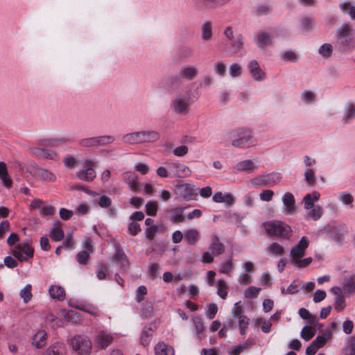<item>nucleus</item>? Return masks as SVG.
<instances>
[{"label":"nucleus","instance_id":"f257e3e1","mask_svg":"<svg viewBox=\"0 0 355 355\" xmlns=\"http://www.w3.org/2000/svg\"><path fill=\"white\" fill-rule=\"evenodd\" d=\"M336 46L340 52L355 49V33L349 24H343L336 33Z\"/></svg>","mask_w":355,"mask_h":355},{"label":"nucleus","instance_id":"f03ea898","mask_svg":"<svg viewBox=\"0 0 355 355\" xmlns=\"http://www.w3.org/2000/svg\"><path fill=\"white\" fill-rule=\"evenodd\" d=\"M160 135L156 130H140L124 135L122 137L123 143L130 145L144 143H153L159 139Z\"/></svg>","mask_w":355,"mask_h":355},{"label":"nucleus","instance_id":"7ed1b4c3","mask_svg":"<svg viewBox=\"0 0 355 355\" xmlns=\"http://www.w3.org/2000/svg\"><path fill=\"white\" fill-rule=\"evenodd\" d=\"M225 138L231 142L232 146L236 148H244L252 144V136L250 130L239 128L228 132Z\"/></svg>","mask_w":355,"mask_h":355},{"label":"nucleus","instance_id":"20e7f679","mask_svg":"<svg viewBox=\"0 0 355 355\" xmlns=\"http://www.w3.org/2000/svg\"><path fill=\"white\" fill-rule=\"evenodd\" d=\"M266 232L284 239H288L291 236L292 230L289 225L282 221H271L263 224Z\"/></svg>","mask_w":355,"mask_h":355},{"label":"nucleus","instance_id":"39448f33","mask_svg":"<svg viewBox=\"0 0 355 355\" xmlns=\"http://www.w3.org/2000/svg\"><path fill=\"white\" fill-rule=\"evenodd\" d=\"M70 345L78 355H89L92 352V343L86 336L76 335L70 341Z\"/></svg>","mask_w":355,"mask_h":355},{"label":"nucleus","instance_id":"423d86ee","mask_svg":"<svg viewBox=\"0 0 355 355\" xmlns=\"http://www.w3.org/2000/svg\"><path fill=\"white\" fill-rule=\"evenodd\" d=\"M282 180L281 174L276 172L262 174L250 180V184L254 187H273Z\"/></svg>","mask_w":355,"mask_h":355},{"label":"nucleus","instance_id":"0eeeda50","mask_svg":"<svg viewBox=\"0 0 355 355\" xmlns=\"http://www.w3.org/2000/svg\"><path fill=\"white\" fill-rule=\"evenodd\" d=\"M166 166L169 173L174 176L180 178H184L191 175L190 168L179 162H168Z\"/></svg>","mask_w":355,"mask_h":355},{"label":"nucleus","instance_id":"6e6552de","mask_svg":"<svg viewBox=\"0 0 355 355\" xmlns=\"http://www.w3.org/2000/svg\"><path fill=\"white\" fill-rule=\"evenodd\" d=\"M171 108L178 114L186 115L189 110V98L182 96H178L172 101Z\"/></svg>","mask_w":355,"mask_h":355},{"label":"nucleus","instance_id":"1a4fd4ad","mask_svg":"<svg viewBox=\"0 0 355 355\" xmlns=\"http://www.w3.org/2000/svg\"><path fill=\"white\" fill-rule=\"evenodd\" d=\"M34 250L28 243H24L22 246H16L12 251L13 256L20 261H24L28 258H32Z\"/></svg>","mask_w":355,"mask_h":355},{"label":"nucleus","instance_id":"9d476101","mask_svg":"<svg viewBox=\"0 0 355 355\" xmlns=\"http://www.w3.org/2000/svg\"><path fill=\"white\" fill-rule=\"evenodd\" d=\"M94 165V162L93 161L87 160L85 162V166L87 167V168L78 172L76 176L81 180H85L87 182L92 181L96 178V172L92 168L89 166Z\"/></svg>","mask_w":355,"mask_h":355},{"label":"nucleus","instance_id":"9b49d317","mask_svg":"<svg viewBox=\"0 0 355 355\" xmlns=\"http://www.w3.org/2000/svg\"><path fill=\"white\" fill-rule=\"evenodd\" d=\"M309 246V240L306 236L301 238L299 243L291 250V255L293 259H300L305 254V250Z\"/></svg>","mask_w":355,"mask_h":355},{"label":"nucleus","instance_id":"f8f14e48","mask_svg":"<svg viewBox=\"0 0 355 355\" xmlns=\"http://www.w3.org/2000/svg\"><path fill=\"white\" fill-rule=\"evenodd\" d=\"M31 153L39 158L57 161L59 159L58 153L55 151L46 150L43 148L33 147L31 148Z\"/></svg>","mask_w":355,"mask_h":355},{"label":"nucleus","instance_id":"ddd939ff","mask_svg":"<svg viewBox=\"0 0 355 355\" xmlns=\"http://www.w3.org/2000/svg\"><path fill=\"white\" fill-rule=\"evenodd\" d=\"M341 286L343 295L349 296L355 294V274L345 277Z\"/></svg>","mask_w":355,"mask_h":355},{"label":"nucleus","instance_id":"4468645a","mask_svg":"<svg viewBox=\"0 0 355 355\" xmlns=\"http://www.w3.org/2000/svg\"><path fill=\"white\" fill-rule=\"evenodd\" d=\"M237 172H250L253 173L259 168V165L252 159H245L238 162L234 166Z\"/></svg>","mask_w":355,"mask_h":355},{"label":"nucleus","instance_id":"2eb2a0df","mask_svg":"<svg viewBox=\"0 0 355 355\" xmlns=\"http://www.w3.org/2000/svg\"><path fill=\"white\" fill-rule=\"evenodd\" d=\"M113 335L105 331H100L95 338V342L99 348L105 349L113 341Z\"/></svg>","mask_w":355,"mask_h":355},{"label":"nucleus","instance_id":"dca6fc26","mask_svg":"<svg viewBox=\"0 0 355 355\" xmlns=\"http://www.w3.org/2000/svg\"><path fill=\"white\" fill-rule=\"evenodd\" d=\"M115 248L116 251L113 257L114 260L116 261L117 265H119L123 271H127L129 268V263L126 255L120 248L118 243L115 244Z\"/></svg>","mask_w":355,"mask_h":355},{"label":"nucleus","instance_id":"f3484780","mask_svg":"<svg viewBox=\"0 0 355 355\" xmlns=\"http://www.w3.org/2000/svg\"><path fill=\"white\" fill-rule=\"evenodd\" d=\"M248 70L252 78L256 81H261L265 79L266 74L261 69L256 60H252L248 64Z\"/></svg>","mask_w":355,"mask_h":355},{"label":"nucleus","instance_id":"a211bd4d","mask_svg":"<svg viewBox=\"0 0 355 355\" xmlns=\"http://www.w3.org/2000/svg\"><path fill=\"white\" fill-rule=\"evenodd\" d=\"M124 182L128 185L132 191L136 192L140 190L141 185L138 182L137 175L130 172H125L123 175Z\"/></svg>","mask_w":355,"mask_h":355},{"label":"nucleus","instance_id":"6ab92c4d","mask_svg":"<svg viewBox=\"0 0 355 355\" xmlns=\"http://www.w3.org/2000/svg\"><path fill=\"white\" fill-rule=\"evenodd\" d=\"M282 202L287 214H293L296 211L295 198L290 192H286L282 197Z\"/></svg>","mask_w":355,"mask_h":355},{"label":"nucleus","instance_id":"aec40b11","mask_svg":"<svg viewBox=\"0 0 355 355\" xmlns=\"http://www.w3.org/2000/svg\"><path fill=\"white\" fill-rule=\"evenodd\" d=\"M69 141V138L57 137L40 139L38 144L42 147H57Z\"/></svg>","mask_w":355,"mask_h":355},{"label":"nucleus","instance_id":"412c9836","mask_svg":"<svg viewBox=\"0 0 355 355\" xmlns=\"http://www.w3.org/2000/svg\"><path fill=\"white\" fill-rule=\"evenodd\" d=\"M189 207V206H188V207ZM187 208V207H177L168 210V212L170 214V220L173 223H183L185 220V216H183V212Z\"/></svg>","mask_w":355,"mask_h":355},{"label":"nucleus","instance_id":"4be33fe9","mask_svg":"<svg viewBox=\"0 0 355 355\" xmlns=\"http://www.w3.org/2000/svg\"><path fill=\"white\" fill-rule=\"evenodd\" d=\"M254 42L259 48L263 49L266 46L271 44L272 39L268 33L265 32H261L256 34L254 38Z\"/></svg>","mask_w":355,"mask_h":355},{"label":"nucleus","instance_id":"5701e85b","mask_svg":"<svg viewBox=\"0 0 355 355\" xmlns=\"http://www.w3.org/2000/svg\"><path fill=\"white\" fill-rule=\"evenodd\" d=\"M66 347L62 343H55L50 345L45 351L44 355H65Z\"/></svg>","mask_w":355,"mask_h":355},{"label":"nucleus","instance_id":"b1692460","mask_svg":"<svg viewBox=\"0 0 355 355\" xmlns=\"http://www.w3.org/2000/svg\"><path fill=\"white\" fill-rule=\"evenodd\" d=\"M245 38L242 34L236 35L235 39L230 42V48L232 54H236L241 51L244 46Z\"/></svg>","mask_w":355,"mask_h":355},{"label":"nucleus","instance_id":"393cba45","mask_svg":"<svg viewBox=\"0 0 355 355\" xmlns=\"http://www.w3.org/2000/svg\"><path fill=\"white\" fill-rule=\"evenodd\" d=\"M180 76L182 80H191L198 74V70L195 67H184L180 71Z\"/></svg>","mask_w":355,"mask_h":355},{"label":"nucleus","instance_id":"a878e982","mask_svg":"<svg viewBox=\"0 0 355 355\" xmlns=\"http://www.w3.org/2000/svg\"><path fill=\"white\" fill-rule=\"evenodd\" d=\"M209 249L213 255L219 256L225 252V245L219 241L218 237L214 235Z\"/></svg>","mask_w":355,"mask_h":355},{"label":"nucleus","instance_id":"bb28decb","mask_svg":"<svg viewBox=\"0 0 355 355\" xmlns=\"http://www.w3.org/2000/svg\"><path fill=\"white\" fill-rule=\"evenodd\" d=\"M0 179L3 186L6 188L12 187V180L8 175L6 164L3 162H0Z\"/></svg>","mask_w":355,"mask_h":355},{"label":"nucleus","instance_id":"cd10ccee","mask_svg":"<svg viewBox=\"0 0 355 355\" xmlns=\"http://www.w3.org/2000/svg\"><path fill=\"white\" fill-rule=\"evenodd\" d=\"M156 355H175L174 349L164 343H159L155 347Z\"/></svg>","mask_w":355,"mask_h":355},{"label":"nucleus","instance_id":"c85d7f7f","mask_svg":"<svg viewBox=\"0 0 355 355\" xmlns=\"http://www.w3.org/2000/svg\"><path fill=\"white\" fill-rule=\"evenodd\" d=\"M184 239L189 245H195L200 239V233L196 229H189L184 232Z\"/></svg>","mask_w":355,"mask_h":355},{"label":"nucleus","instance_id":"c756f323","mask_svg":"<svg viewBox=\"0 0 355 355\" xmlns=\"http://www.w3.org/2000/svg\"><path fill=\"white\" fill-rule=\"evenodd\" d=\"M46 334L44 331L36 333L32 338V344L37 348H42L46 345Z\"/></svg>","mask_w":355,"mask_h":355},{"label":"nucleus","instance_id":"7c9ffc66","mask_svg":"<svg viewBox=\"0 0 355 355\" xmlns=\"http://www.w3.org/2000/svg\"><path fill=\"white\" fill-rule=\"evenodd\" d=\"M51 297L53 299H57L59 301H62L65 297V292L62 287L60 286H52L49 289Z\"/></svg>","mask_w":355,"mask_h":355},{"label":"nucleus","instance_id":"2f4dec72","mask_svg":"<svg viewBox=\"0 0 355 355\" xmlns=\"http://www.w3.org/2000/svg\"><path fill=\"white\" fill-rule=\"evenodd\" d=\"M212 24L207 21L201 26V37L204 41H209L212 38Z\"/></svg>","mask_w":355,"mask_h":355},{"label":"nucleus","instance_id":"473e14b6","mask_svg":"<svg viewBox=\"0 0 355 355\" xmlns=\"http://www.w3.org/2000/svg\"><path fill=\"white\" fill-rule=\"evenodd\" d=\"M355 117V105L348 103L345 105V114L343 117L344 123H349Z\"/></svg>","mask_w":355,"mask_h":355},{"label":"nucleus","instance_id":"72a5a7b5","mask_svg":"<svg viewBox=\"0 0 355 355\" xmlns=\"http://www.w3.org/2000/svg\"><path fill=\"white\" fill-rule=\"evenodd\" d=\"M37 175L44 181L53 182L56 180V175L53 173L44 168L37 169Z\"/></svg>","mask_w":355,"mask_h":355},{"label":"nucleus","instance_id":"f704fd0d","mask_svg":"<svg viewBox=\"0 0 355 355\" xmlns=\"http://www.w3.org/2000/svg\"><path fill=\"white\" fill-rule=\"evenodd\" d=\"M152 331H153L151 327H145L141 335L140 343L144 346H147L150 342L152 337Z\"/></svg>","mask_w":355,"mask_h":355},{"label":"nucleus","instance_id":"c9c22d12","mask_svg":"<svg viewBox=\"0 0 355 355\" xmlns=\"http://www.w3.org/2000/svg\"><path fill=\"white\" fill-rule=\"evenodd\" d=\"M64 232L59 225V223H55L51 230V238L55 241H59L64 238Z\"/></svg>","mask_w":355,"mask_h":355},{"label":"nucleus","instance_id":"e433bc0d","mask_svg":"<svg viewBox=\"0 0 355 355\" xmlns=\"http://www.w3.org/2000/svg\"><path fill=\"white\" fill-rule=\"evenodd\" d=\"M299 315L300 316L304 319L309 320V322L310 324L315 325L317 323V318L315 316H313L311 314V313L305 308H301L299 309Z\"/></svg>","mask_w":355,"mask_h":355},{"label":"nucleus","instance_id":"4c0bfd02","mask_svg":"<svg viewBox=\"0 0 355 355\" xmlns=\"http://www.w3.org/2000/svg\"><path fill=\"white\" fill-rule=\"evenodd\" d=\"M318 53L322 58H330L333 53L332 45L329 43L323 44L320 46L318 49Z\"/></svg>","mask_w":355,"mask_h":355},{"label":"nucleus","instance_id":"58836bf2","mask_svg":"<svg viewBox=\"0 0 355 355\" xmlns=\"http://www.w3.org/2000/svg\"><path fill=\"white\" fill-rule=\"evenodd\" d=\"M268 252L271 255L281 256L284 253V248L278 243L274 242L269 245Z\"/></svg>","mask_w":355,"mask_h":355},{"label":"nucleus","instance_id":"ea45409f","mask_svg":"<svg viewBox=\"0 0 355 355\" xmlns=\"http://www.w3.org/2000/svg\"><path fill=\"white\" fill-rule=\"evenodd\" d=\"M302 28L304 31L309 32L311 31L315 26V23L313 17H305L301 20Z\"/></svg>","mask_w":355,"mask_h":355},{"label":"nucleus","instance_id":"a19ab883","mask_svg":"<svg viewBox=\"0 0 355 355\" xmlns=\"http://www.w3.org/2000/svg\"><path fill=\"white\" fill-rule=\"evenodd\" d=\"M32 286L31 284H26L24 288L20 291L19 295L21 298L23 300L24 303H27L31 300L33 297L32 293Z\"/></svg>","mask_w":355,"mask_h":355},{"label":"nucleus","instance_id":"79ce46f5","mask_svg":"<svg viewBox=\"0 0 355 355\" xmlns=\"http://www.w3.org/2000/svg\"><path fill=\"white\" fill-rule=\"evenodd\" d=\"M238 319L240 334L245 335L250 324V319L246 315H240Z\"/></svg>","mask_w":355,"mask_h":355},{"label":"nucleus","instance_id":"37998d69","mask_svg":"<svg viewBox=\"0 0 355 355\" xmlns=\"http://www.w3.org/2000/svg\"><path fill=\"white\" fill-rule=\"evenodd\" d=\"M162 225H151V227H149L146 228L145 231V234L147 239L152 240L155 237L157 232H158L160 230L163 228Z\"/></svg>","mask_w":355,"mask_h":355},{"label":"nucleus","instance_id":"c03bdc74","mask_svg":"<svg viewBox=\"0 0 355 355\" xmlns=\"http://www.w3.org/2000/svg\"><path fill=\"white\" fill-rule=\"evenodd\" d=\"M157 209L158 205L155 201H149L146 205V212L148 216H155L157 214Z\"/></svg>","mask_w":355,"mask_h":355},{"label":"nucleus","instance_id":"a18cd8bd","mask_svg":"<svg viewBox=\"0 0 355 355\" xmlns=\"http://www.w3.org/2000/svg\"><path fill=\"white\" fill-rule=\"evenodd\" d=\"M79 145L83 147H96L98 146L96 137L85 138L80 139L78 142Z\"/></svg>","mask_w":355,"mask_h":355},{"label":"nucleus","instance_id":"49530a36","mask_svg":"<svg viewBox=\"0 0 355 355\" xmlns=\"http://www.w3.org/2000/svg\"><path fill=\"white\" fill-rule=\"evenodd\" d=\"M315 335V331L313 330L311 327L305 326L301 331V337L308 341L311 340Z\"/></svg>","mask_w":355,"mask_h":355},{"label":"nucleus","instance_id":"de8ad7c7","mask_svg":"<svg viewBox=\"0 0 355 355\" xmlns=\"http://www.w3.org/2000/svg\"><path fill=\"white\" fill-rule=\"evenodd\" d=\"M322 209L320 206L317 205L315 206L311 211H309L308 213V217L314 220H317L322 216Z\"/></svg>","mask_w":355,"mask_h":355},{"label":"nucleus","instance_id":"09e8293b","mask_svg":"<svg viewBox=\"0 0 355 355\" xmlns=\"http://www.w3.org/2000/svg\"><path fill=\"white\" fill-rule=\"evenodd\" d=\"M98 146H104L112 144L114 141L115 139L111 135H103L96 137Z\"/></svg>","mask_w":355,"mask_h":355},{"label":"nucleus","instance_id":"8fccbe9b","mask_svg":"<svg viewBox=\"0 0 355 355\" xmlns=\"http://www.w3.org/2000/svg\"><path fill=\"white\" fill-rule=\"evenodd\" d=\"M218 284V295L222 298L225 299L227 295V292L225 291L227 288V284L225 282L223 279H219L217 282Z\"/></svg>","mask_w":355,"mask_h":355},{"label":"nucleus","instance_id":"3c124183","mask_svg":"<svg viewBox=\"0 0 355 355\" xmlns=\"http://www.w3.org/2000/svg\"><path fill=\"white\" fill-rule=\"evenodd\" d=\"M230 74L232 77H238L241 75L242 69L241 67L237 64L234 63L230 66L229 68Z\"/></svg>","mask_w":355,"mask_h":355},{"label":"nucleus","instance_id":"603ef678","mask_svg":"<svg viewBox=\"0 0 355 355\" xmlns=\"http://www.w3.org/2000/svg\"><path fill=\"white\" fill-rule=\"evenodd\" d=\"M193 324L195 326L197 334L200 336V334H201L204 331V329H205L203 321H202V318L196 316L193 318Z\"/></svg>","mask_w":355,"mask_h":355},{"label":"nucleus","instance_id":"864d4df0","mask_svg":"<svg viewBox=\"0 0 355 355\" xmlns=\"http://www.w3.org/2000/svg\"><path fill=\"white\" fill-rule=\"evenodd\" d=\"M345 355H355V338L352 337L344 349Z\"/></svg>","mask_w":355,"mask_h":355},{"label":"nucleus","instance_id":"5fc2aeb1","mask_svg":"<svg viewBox=\"0 0 355 355\" xmlns=\"http://www.w3.org/2000/svg\"><path fill=\"white\" fill-rule=\"evenodd\" d=\"M302 100L306 103H311L314 101L315 95L311 91L305 90L301 94Z\"/></svg>","mask_w":355,"mask_h":355},{"label":"nucleus","instance_id":"6e6d98bb","mask_svg":"<svg viewBox=\"0 0 355 355\" xmlns=\"http://www.w3.org/2000/svg\"><path fill=\"white\" fill-rule=\"evenodd\" d=\"M65 318L67 320H70L74 323H78L81 320L80 314L78 312L72 310L67 311L65 315Z\"/></svg>","mask_w":355,"mask_h":355},{"label":"nucleus","instance_id":"4d7b16f0","mask_svg":"<svg viewBox=\"0 0 355 355\" xmlns=\"http://www.w3.org/2000/svg\"><path fill=\"white\" fill-rule=\"evenodd\" d=\"M305 180L306 183L310 186H313L315 183L314 171L311 168H308L306 170L305 173Z\"/></svg>","mask_w":355,"mask_h":355},{"label":"nucleus","instance_id":"13d9d810","mask_svg":"<svg viewBox=\"0 0 355 355\" xmlns=\"http://www.w3.org/2000/svg\"><path fill=\"white\" fill-rule=\"evenodd\" d=\"M260 290V288H257L253 286H250L248 289L245 291V296L247 298L256 297L258 295Z\"/></svg>","mask_w":355,"mask_h":355},{"label":"nucleus","instance_id":"bf43d9fd","mask_svg":"<svg viewBox=\"0 0 355 355\" xmlns=\"http://www.w3.org/2000/svg\"><path fill=\"white\" fill-rule=\"evenodd\" d=\"M214 69L216 73L223 76L225 73L226 66L222 61H218L214 64Z\"/></svg>","mask_w":355,"mask_h":355},{"label":"nucleus","instance_id":"052dcab7","mask_svg":"<svg viewBox=\"0 0 355 355\" xmlns=\"http://www.w3.org/2000/svg\"><path fill=\"white\" fill-rule=\"evenodd\" d=\"M312 258L308 257L303 259H293V262L295 265H296L298 268H304L308 266L312 262Z\"/></svg>","mask_w":355,"mask_h":355},{"label":"nucleus","instance_id":"680f3d73","mask_svg":"<svg viewBox=\"0 0 355 355\" xmlns=\"http://www.w3.org/2000/svg\"><path fill=\"white\" fill-rule=\"evenodd\" d=\"M96 272V276L99 279H104L107 273V268L105 264L101 263L98 266Z\"/></svg>","mask_w":355,"mask_h":355},{"label":"nucleus","instance_id":"e2e57ef3","mask_svg":"<svg viewBox=\"0 0 355 355\" xmlns=\"http://www.w3.org/2000/svg\"><path fill=\"white\" fill-rule=\"evenodd\" d=\"M89 257V252L87 250H83L76 255L77 261L81 264H86Z\"/></svg>","mask_w":355,"mask_h":355},{"label":"nucleus","instance_id":"0e129e2a","mask_svg":"<svg viewBox=\"0 0 355 355\" xmlns=\"http://www.w3.org/2000/svg\"><path fill=\"white\" fill-rule=\"evenodd\" d=\"M345 306V304L344 297L343 295H338V296L336 297L335 300V309H336L338 311H341L344 309Z\"/></svg>","mask_w":355,"mask_h":355},{"label":"nucleus","instance_id":"69168bd1","mask_svg":"<svg viewBox=\"0 0 355 355\" xmlns=\"http://www.w3.org/2000/svg\"><path fill=\"white\" fill-rule=\"evenodd\" d=\"M239 304L240 302L235 303L232 309V315L234 318H239L240 315H244L243 314V308L239 305Z\"/></svg>","mask_w":355,"mask_h":355},{"label":"nucleus","instance_id":"338daca9","mask_svg":"<svg viewBox=\"0 0 355 355\" xmlns=\"http://www.w3.org/2000/svg\"><path fill=\"white\" fill-rule=\"evenodd\" d=\"M233 265L232 259L228 260L227 262L221 264L219 272L223 274H228L232 269Z\"/></svg>","mask_w":355,"mask_h":355},{"label":"nucleus","instance_id":"774afa93","mask_svg":"<svg viewBox=\"0 0 355 355\" xmlns=\"http://www.w3.org/2000/svg\"><path fill=\"white\" fill-rule=\"evenodd\" d=\"M140 230H141L140 225L137 222L132 221L129 224L128 232L131 235H132V236L137 235Z\"/></svg>","mask_w":355,"mask_h":355}]
</instances>
